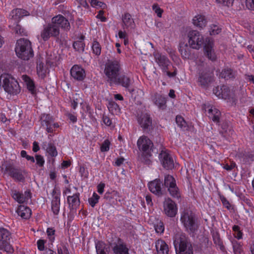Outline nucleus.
<instances>
[{
  "mask_svg": "<svg viewBox=\"0 0 254 254\" xmlns=\"http://www.w3.org/2000/svg\"><path fill=\"white\" fill-rule=\"evenodd\" d=\"M21 77L25 83L28 90L31 94H35V86L33 81L27 75H23Z\"/></svg>",
  "mask_w": 254,
  "mask_h": 254,
  "instance_id": "nucleus-31",
  "label": "nucleus"
},
{
  "mask_svg": "<svg viewBox=\"0 0 254 254\" xmlns=\"http://www.w3.org/2000/svg\"><path fill=\"white\" fill-rule=\"evenodd\" d=\"M246 5L249 9L254 10V0H246Z\"/></svg>",
  "mask_w": 254,
  "mask_h": 254,
  "instance_id": "nucleus-57",
  "label": "nucleus"
},
{
  "mask_svg": "<svg viewBox=\"0 0 254 254\" xmlns=\"http://www.w3.org/2000/svg\"><path fill=\"white\" fill-rule=\"evenodd\" d=\"M209 31L211 35H215L221 32V28L216 24H212L209 26Z\"/></svg>",
  "mask_w": 254,
  "mask_h": 254,
  "instance_id": "nucleus-45",
  "label": "nucleus"
},
{
  "mask_svg": "<svg viewBox=\"0 0 254 254\" xmlns=\"http://www.w3.org/2000/svg\"><path fill=\"white\" fill-rule=\"evenodd\" d=\"M47 233L49 240L53 242L55 240V230L52 228H48L47 230Z\"/></svg>",
  "mask_w": 254,
  "mask_h": 254,
  "instance_id": "nucleus-51",
  "label": "nucleus"
},
{
  "mask_svg": "<svg viewBox=\"0 0 254 254\" xmlns=\"http://www.w3.org/2000/svg\"><path fill=\"white\" fill-rule=\"evenodd\" d=\"M92 51L94 54L96 55L99 56L101 54V47L100 44L96 41H94L92 46Z\"/></svg>",
  "mask_w": 254,
  "mask_h": 254,
  "instance_id": "nucleus-47",
  "label": "nucleus"
},
{
  "mask_svg": "<svg viewBox=\"0 0 254 254\" xmlns=\"http://www.w3.org/2000/svg\"><path fill=\"white\" fill-rule=\"evenodd\" d=\"M155 62L158 64L159 66L161 68L164 72H166V74L169 77H174L177 74V68L173 66L174 68L173 72L169 71L171 62L168 58L165 56L160 53H155L153 54Z\"/></svg>",
  "mask_w": 254,
  "mask_h": 254,
  "instance_id": "nucleus-6",
  "label": "nucleus"
},
{
  "mask_svg": "<svg viewBox=\"0 0 254 254\" xmlns=\"http://www.w3.org/2000/svg\"><path fill=\"white\" fill-rule=\"evenodd\" d=\"M213 47V41L208 38L206 39L205 45H204V55L209 60L212 62L216 60V56Z\"/></svg>",
  "mask_w": 254,
  "mask_h": 254,
  "instance_id": "nucleus-19",
  "label": "nucleus"
},
{
  "mask_svg": "<svg viewBox=\"0 0 254 254\" xmlns=\"http://www.w3.org/2000/svg\"><path fill=\"white\" fill-rule=\"evenodd\" d=\"M222 93L221 98L226 99L229 98L230 96V91L229 87L226 85H223L220 87Z\"/></svg>",
  "mask_w": 254,
  "mask_h": 254,
  "instance_id": "nucleus-43",
  "label": "nucleus"
},
{
  "mask_svg": "<svg viewBox=\"0 0 254 254\" xmlns=\"http://www.w3.org/2000/svg\"><path fill=\"white\" fill-rule=\"evenodd\" d=\"M42 148L52 157H56L58 154L56 147L52 142L47 143L46 142L42 144Z\"/></svg>",
  "mask_w": 254,
  "mask_h": 254,
  "instance_id": "nucleus-29",
  "label": "nucleus"
},
{
  "mask_svg": "<svg viewBox=\"0 0 254 254\" xmlns=\"http://www.w3.org/2000/svg\"><path fill=\"white\" fill-rule=\"evenodd\" d=\"M191 47L187 43L181 42L179 44V51L183 58L189 59L191 57Z\"/></svg>",
  "mask_w": 254,
  "mask_h": 254,
  "instance_id": "nucleus-24",
  "label": "nucleus"
},
{
  "mask_svg": "<svg viewBox=\"0 0 254 254\" xmlns=\"http://www.w3.org/2000/svg\"><path fill=\"white\" fill-rule=\"evenodd\" d=\"M35 159L36 161V164L40 167H43L45 160L44 159L43 157L41 155H35Z\"/></svg>",
  "mask_w": 254,
  "mask_h": 254,
  "instance_id": "nucleus-52",
  "label": "nucleus"
},
{
  "mask_svg": "<svg viewBox=\"0 0 254 254\" xmlns=\"http://www.w3.org/2000/svg\"><path fill=\"white\" fill-rule=\"evenodd\" d=\"M213 76L207 69L199 70L197 82L198 84L202 87L206 88L212 82Z\"/></svg>",
  "mask_w": 254,
  "mask_h": 254,
  "instance_id": "nucleus-13",
  "label": "nucleus"
},
{
  "mask_svg": "<svg viewBox=\"0 0 254 254\" xmlns=\"http://www.w3.org/2000/svg\"><path fill=\"white\" fill-rule=\"evenodd\" d=\"M152 100L159 109L164 110L166 108L167 100L165 96L156 93L152 96Z\"/></svg>",
  "mask_w": 254,
  "mask_h": 254,
  "instance_id": "nucleus-22",
  "label": "nucleus"
},
{
  "mask_svg": "<svg viewBox=\"0 0 254 254\" xmlns=\"http://www.w3.org/2000/svg\"><path fill=\"white\" fill-rule=\"evenodd\" d=\"M138 123L144 131H148L152 127V119L147 114L141 115L138 119Z\"/></svg>",
  "mask_w": 254,
  "mask_h": 254,
  "instance_id": "nucleus-21",
  "label": "nucleus"
},
{
  "mask_svg": "<svg viewBox=\"0 0 254 254\" xmlns=\"http://www.w3.org/2000/svg\"><path fill=\"white\" fill-rule=\"evenodd\" d=\"M45 241L43 240H39L37 242L38 248L40 251H43L44 250Z\"/></svg>",
  "mask_w": 254,
  "mask_h": 254,
  "instance_id": "nucleus-61",
  "label": "nucleus"
},
{
  "mask_svg": "<svg viewBox=\"0 0 254 254\" xmlns=\"http://www.w3.org/2000/svg\"><path fill=\"white\" fill-rule=\"evenodd\" d=\"M60 30L57 28L53 22L44 26L43 30L41 32V37L45 41L49 39L50 37H54L56 39L59 38Z\"/></svg>",
  "mask_w": 254,
  "mask_h": 254,
  "instance_id": "nucleus-9",
  "label": "nucleus"
},
{
  "mask_svg": "<svg viewBox=\"0 0 254 254\" xmlns=\"http://www.w3.org/2000/svg\"><path fill=\"white\" fill-rule=\"evenodd\" d=\"M188 43L191 49L199 50L205 45L203 36L197 30H191L188 33Z\"/></svg>",
  "mask_w": 254,
  "mask_h": 254,
  "instance_id": "nucleus-8",
  "label": "nucleus"
},
{
  "mask_svg": "<svg viewBox=\"0 0 254 254\" xmlns=\"http://www.w3.org/2000/svg\"><path fill=\"white\" fill-rule=\"evenodd\" d=\"M139 150L142 152L140 158V161L146 165H150L151 161L150 159L152 156L151 152L154 151L153 144L151 140L146 136L139 138L137 142Z\"/></svg>",
  "mask_w": 254,
  "mask_h": 254,
  "instance_id": "nucleus-1",
  "label": "nucleus"
},
{
  "mask_svg": "<svg viewBox=\"0 0 254 254\" xmlns=\"http://www.w3.org/2000/svg\"><path fill=\"white\" fill-rule=\"evenodd\" d=\"M155 248L157 254H168V246L164 241L162 240H157L155 242Z\"/></svg>",
  "mask_w": 254,
  "mask_h": 254,
  "instance_id": "nucleus-26",
  "label": "nucleus"
},
{
  "mask_svg": "<svg viewBox=\"0 0 254 254\" xmlns=\"http://www.w3.org/2000/svg\"><path fill=\"white\" fill-rule=\"evenodd\" d=\"M120 65L118 61L109 62L106 64L104 73L108 77V81L113 83L120 74Z\"/></svg>",
  "mask_w": 254,
  "mask_h": 254,
  "instance_id": "nucleus-7",
  "label": "nucleus"
},
{
  "mask_svg": "<svg viewBox=\"0 0 254 254\" xmlns=\"http://www.w3.org/2000/svg\"><path fill=\"white\" fill-rule=\"evenodd\" d=\"M105 187V184H100L98 185V192L100 194H102L104 191V189Z\"/></svg>",
  "mask_w": 254,
  "mask_h": 254,
  "instance_id": "nucleus-63",
  "label": "nucleus"
},
{
  "mask_svg": "<svg viewBox=\"0 0 254 254\" xmlns=\"http://www.w3.org/2000/svg\"><path fill=\"white\" fill-rule=\"evenodd\" d=\"M0 83L4 91L11 95H17L20 92L17 81L10 74H2L0 76Z\"/></svg>",
  "mask_w": 254,
  "mask_h": 254,
  "instance_id": "nucleus-4",
  "label": "nucleus"
},
{
  "mask_svg": "<svg viewBox=\"0 0 254 254\" xmlns=\"http://www.w3.org/2000/svg\"><path fill=\"white\" fill-rule=\"evenodd\" d=\"M40 120L42 127L49 133L54 132V129L59 127V124L54 122L53 117L50 114H42Z\"/></svg>",
  "mask_w": 254,
  "mask_h": 254,
  "instance_id": "nucleus-12",
  "label": "nucleus"
},
{
  "mask_svg": "<svg viewBox=\"0 0 254 254\" xmlns=\"http://www.w3.org/2000/svg\"><path fill=\"white\" fill-rule=\"evenodd\" d=\"M122 21L123 27L125 28L133 29L135 27V23L132 16L128 12L125 13L122 15Z\"/></svg>",
  "mask_w": 254,
  "mask_h": 254,
  "instance_id": "nucleus-25",
  "label": "nucleus"
},
{
  "mask_svg": "<svg viewBox=\"0 0 254 254\" xmlns=\"http://www.w3.org/2000/svg\"><path fill=\"white\" fill-rule=\"evenodd\" d=\"M24 194V198L25 199V201L28 200L29 199L31 198L32 193L31 192L30 190H27L25 191Z\"/></svg>",
  "mask_w": 254,
  "mask_h": 254,
  "instance_id": "nucleus-62",
  "label": "nucleus"
},
{
  "mask_svg": "<svg viewBox=\"0 0 254 254\" xmlns=\"http://www.w3.org/2000/svg\"><path fill=\"white\" fill-rule=\"evenodd\" d=\"M70 74L74 79L78 81L83 80L86 76L84 69L77 64L73 65L71 68Z\"/></svg>",
  "mask_w": 254,
  "mask_h": 254,
  "instance_id": "nucleus-20",
  "label": "nucleus"
},
{
  "mask_svg": "<svg viewBox=\"0 0 254 254\" xmlns=\"http://www.w3.org/2000/svg\"><path fill=\"white\" fill-rule=\"evenodd\" d=\"M10 232L3 228H0V250L6 253H12L13 249L10 244Z\"/></svg>",
  "mask_w": 254,
  "mask_h": 254,
  "instance_id": "nucleus-10",
  "label": "nucleus"
},
{
  "mask_svg": "<svg viewBox=\"0 0 254 254\" xmlns=\"http://www.w3.org/2000/svg\"><path fill=\"white\" fill-rule=\"evenodd\" d=\"M29 14V12L23 9L16 8L11 11L10 16L15 20V23H18L21 18Z\"/></svg>",
  "mask_w": 254,
  "mask_h": 254,
  "instance_id": "nucleus-23",
  "label": "nucleus"
},
{
  "mask_svg": "<svg viewBox=\"0 0 254 254\" xmlns=\"http://www.w3.org/2000/svg\"><path fill=\"white\" fill-rule=\"evenodd\" d=\"M153 10L157 14L159 17H161L163 10L160 8L158 5L154 4L152 6Z\"/></svg>",
  "mask_w": 254,
  "mask_h": 254,
  "instance_id": "nucleus-54",
  "label": "nucleus"
},
{
  "mask_svg": "<svg viewBox=\"0 0 254 254\" xmlns=\"http://www.w3.org/2000/svg\"><path fill=\"white\" fill-rule=\"evenodd\" d=\"M96 250L97 254H108L105 244L102 241L96 243Z\"/></svg>",
  "mask_w": 254,
  "mask_h": 254,
  "instance_id": "nucleus-40",
  "label": "nucleus"
},
{
  "mask_svg": "<svg viewBox=\"0 0 254 254\" xmlns=\"http://www.w3.org/2000/svg\"><path fill=\"white\" fill-rule=\"evenodd\" d=\"M16 212L21 218L26 219L29 218L31 214V209L28 207L22 205L19 206Z\"/></svg>",
  "mask_w": 254,
  "mask_h": 254,
  "instance_id": "nucleus-28",
  "label": "nucleus"
},
{
  "mask_svg": "<svg viewBox=\"0 0 254 254\" xmlns=\"http://www.w3.org/2000/svg\"><path fill=\"white\" fill-rule=\"evenodd\" d=\"M206 19L202 15H198L195 16L193 19V24L199 28H202L206 25Z\"/></svg>",
  "mask_w": 254,
  "mask_h": 254,
  "instance_id": "nucleus-34",
  "label": "nucleus"
},
{
  "mask_svg": "<svg viewBox=\"0 0 254 254\" xmlns=\"http://www.w3.org/2000/svg\"><path fill=\"white\" fill-rule=\"evenodd\" d=\"M108 108L112 115H118L120 113L121 109L119 106L114 101H110L108 103Z\"/></svg>",
  "mask_w": 254,
  "mask_h": 254,
  "instance_id": "nucleus-35",
  "label": "nucleus"
},
{
  "mask_svg": "<svg viewBox=\"0 0 254 254\" xmlns=\"http://www.w3.org/2000/svg\"><path fill=\"white\" fill-rule=\"evenodd\" d=\"M233 248L235 254H240L242 252V246L237 241L232 242Z\"/></svg>",
  "mask_w": 254,
  "mask_h": 254,
  "instance_id": "nucleus-46",
  "label": "nucleus"
},
{
  "mask_svg": "<svg viewBox=\"0 0 254 254\" xmlns=\"http://www.w3.org/2000/svg\"><path fill=\"white\" fill-rule=\"evenodd\" d=\"M124 160L125 159L123 157L117 158L115 162V165L117 166H120L123 164Z\"/></svg>",
  "mask_w": 254,
  "mask_h": 254,
  "instance_id": "nucleus-64",
  "label": "nucleus"
},
{
  "mask_svg": "<svg viewBox=\"0 0 254 254\" xmlns=\"http://www.w3.org/2000/svg\"><path fill=\"white\" fill-rule=\"evenodd\" d=\"M57 26V28L67 31L70 29V24L68 20L64 16L59 14L53 17L51 20Z\"/></svg>",
  "mask_w": 254,
  "mask_h": 254,
  "instance_id": "nucleus-17",
  "label": "nucleus"
},
{
  "mask_svg": "<svg viewBox=\"0 0 254 254\" xmlns=\"http://www.w3.org/2000/svg\"><path fill=\"white\" fill-rule=\"evenodd\" d=\"M102 121L107 126H111L112 123L110 119L105 115H103Z\"/></svg>",
  "mask_w": 254,
  "mask_h": 254,
  "instance_id": "nucleus-58",
  "label": "nucleus"
},
{
  "mask_svg": "<svg viewBox=\"0 0 254 254\" xmlns=\"http://www.w3.org/2000/svg\"><path fill=\"white\" fill-rule=\"evenodd\" d=\"M221 90H220V87H219V86H217V87L214 88L213 89V93L216 96H217V97H218L220 98H221V95H222V93H221Z\"/></svg>",
  "mask_w": 254,
  "mask_h": 254,
  "instance_id": "nucleus-59",
  "label": "nucleus"
},
{
  "mask_svg": "<svg viewBox=\"0 0 254 254\" xmlns=\"http://www.w3.org/2000/svg\"><path fill=\"white\" fill-rule=\"evenodd\" d=\"M5 170L14 180L22 182L24 181L25 177L23 173L25 171L19 168H15L13 165L9 164L6 166Z\"/></svg>",
  "mask_w": 254,
  "mask_h": 254,
  "instance_id": "nucleus-15",
  "label": "nucleus"
},
{
  "mask_svg": "<svg viewBox=\"0 0 254 254\" xmlns=\"http://www.w3.org/2000/svg\"><path fill=\"white\" fill-rule=\"evenodd\" d=\"M12 30L15 33V34L20 36H24L26 35V32L24 29L22 28L21 25L18 24V23H16V25L14 27H13Z\"/></svg>",
  "mask_w": 254,
  "mask_h": 254,
  "instance_id": "nucleus-44",
  "label": "nucleus"
},
{
  "mask_svg": "<svg viewBox=\"0 0 254 254\" xmlns=\"http://www.w3.org/2000/svg\"><path fill=\"white\" fill-rule=\"evenodd\" d=\"M168 190L173 198L179 199L181 197V194L176 183L168 188Z\"/></svg>",
  "mask_w": 254,
  "mask_h": 254,
  "instance_id": "nucleus-38",
  "label": "nucleus"
},
{
  "mask_svg": "<svg viewBox=\"0 0 254 254\" xmlns=\"http://www.w3.org/2000/svg\"><path fill=\"white\" fill-rule=\"evenodd\" d=\"M159 160L163 167L167 170L172 169L174 167V161L171 155L166 151L162 150L159 155Z\"/></svg>",
  "mask_w": 254,
  "mask_h": 254,
  "instance_id": "nucleus-16",
  "label": "nucleus"
},
{
  "mask_svg": "<svg viewBox=\"0 0 254 254\" xmlns=\"http://www.w3.org/2000/svg\"><path fill=\"white\" fill-rule=\"evenodd\" d=\"M113 250L115 254H129L128 249L123 244H116L113 248Z\"/></svg>",
  "mask_w": 254,
  "mask_h": 254,
  "instance_id": "nucleus-36",
  "label": "nucleus"
},
{
  "mask_svg": "<svg viewBox=\"0 0 254 254\" xmlns=\"http://www.w3.org/2000/svg\"><path fill=\"white\" fill-rule=\"evenodd\" d=\"M236 75V72L229 68L222 70L220 74V77L226 80L234 78Z\"/></svg>",
  "mask_w": 254,
  "mask_h": 254,
  "instance_id": "nucleus-33",
  "label": "nucleus"
},
{
  "mask_svg": "<svg viewBox=\"0 0 254 254\" xmlns=\"http://www.w3.org/2000/svg\"><path fill=\"white\" fill-rule=\"evenodd\" d=\"M181 221L188 232L194 233L197 230L198 227L195 215L191 211L184 210L181 214Z\"/></svg>",
  "mask_w": 254,
  "mask_h": 254,
  "instance_id": "nucleus-5",
  "label": "nucleus"
},
{
  "mask_svg": "<svg viewBox=\"0 0 254 254\" xmlns=\"http://www.w3.org/2000/svg\"><path fill=\"white\" fill-rule=\"evenodd\" d=\"M133 82V79L128 74L123 73L118 75L113 83L121 85L127 89L130 93H132L135 91L134 88L131 87Z\"/></svg>",
  "mask_w": 254,
  "mask_h": 254,
  "instance_id": "nucleus-11",
  "label": "nucleus"
},
{
  "mask_svg": "<svg viewBox=\"0 0 254 254\" xmlns=\"http://www.w3.org/2000/svg\"><path fill=\"white\" fill-rule=\"evenodd\" d=\"M213 238L214 243L218 245L221 250L224 249V247L223 245V242L221 239L220 238L219 236L217 234H216L215 235H213Z\"/></svg>",
  "mask_w": 254,
  "mask_h": 254,
  "instance_id": "nucleus-50",
  "label": "nucleus"
},
{
  "mask_svg": "<svg viewBox=\"0 0 254 254\" xmlns=\"http://www.w3.org/2000/svg\"><path fill=\"white\" fill-rule=\"evenodd\" d=\"M176 183L175 179L170 175H167L164 177V185L166 188L170 187V186L173 185Z\"/></svg>",
  "mask_w": 254,
  "mask_h": 254,
  "instance_id": "nucleus-42",
  "label": "nucleus"
},
{
  "mask_svg": "<svg viewBox=\"0 0 254 254\" xmlns=\"http://www.w3.org/2000/svg\"><path fill=\"white\" fill-rule=\"evenodd\" d=\"M110 142L108 140L104 141L101 146V150L102 152L107 151L109 149Z\"/></svg>",
  "mask_w": 254,
  "mask_h": 254,
  "instance_id": "nucleus-55",
  "label": "nucleus"
},
{
  "mask_svg": "<svg viewBox=\"0 0 254 254\" xmlns=\"http://www.w3.org/2000/svg\"><path fill=\"white\" fill-rule=\"evenodd\" d=\"M154 228L156 233L160 234L163 233L164 231L163 223L161 221L157 222L154 224Z\"/></svg>",
  "mask_w": 254,
  "mask_h": 254,
  "instance_id": "nucleus-49",
  "label": "nucleus"
},
{
  "mask_svg": "<svg viewBox=\"0 0 254 254\" xmlns=\"http://www.w3.org/2000/svg\"><path fill=\"white\" fill-rule=\"evenodd\" d=\"M15 51L17 57L23 60L28 61L34 56L31 43L24 38L17 41Z\"/></svg>",
  "mask_w": 254,
  "mask_h": 254,
  "instance_id": "nucleus-3",
  "label": "nucleus"
},
{
  "mask_svg": "<svg viewBox=\"0 0 254 254\" xmlns=\"http://www.w3.org/2000/svg\"><path fill=\"white\" fill-rule=\"evenodd\" d=\"M228 128V125L226 123H224L222 125V128L223 131H220V133L222 134V135L224 137H226V134L227 132V129Z\"/></svg>",
  "mask_w": 254,
  "mask_h": 254,
  "instance_id": "nucleus-60",
  "label": "nucleus"
},
{
  "mask_svg": "<svg viewBox=\"0 0 254 254\" xmlns=\"http://www.w3.org/2000/svg\"><path fill=\"white\" fill-rule=\"evenodd\" d=\"M99 198V196L96 193L94 192L92 196L88 198V202L89 204L92 207H94L95 206V205L98 202Z\"/></svg>",
  "mask_w": 254,
  "mask_h": 254,
  "instance_id": "nucleus-48",
  "label": "nucleus"
},
{
  "mask_svg": "<svg viewBox=\"0 0 254 254\" xmlns=\"http://www.w3.org/2000/svg\"><path fill=\"white\" fill-rule=\"evenodd\" d=\"M52 210L55 215H58L60 209V193L55 196L51 202Z\"/></svg>",
  "mask_w": 254,
  "mask_h": 254,
  "instance_id": "nucleus-32",
  "label": "nucleus"
},
{
  "mask_svg": "<svg viewBox=\"0 0 254 254\" xmlns=\"http://www.w3.org/2000/svg\"><path fill=\"white\" fill-rule=\"evenodd\" d=\"M218 3L222 4L224 6H230L232 5L234 0H215Z\"/></svg>",
  "mask_w": 254,
  "mask_h": 254,
  "instance_id": "nucleus-53",
  "label": "nucleus"
},
{
  "mask_svg": "<svg viewBox=\"0 0 254 254\" xmlns=\"http://www.w3.org/2000/svg\"><path fill=\"white\" fill-rule=\"evenodd\" d=\"M84 39V36H81L80 40L75 41L73 44V48L77 51L81 52L84 50L85 44L83 42Z\"/></svg>",
  "mask_w": 254,
  "mask_h": 254,
  "instance_id": "nucleus-39",
  "label": "nucleus"
},
{
  "mask_svg": "<svg viewBox=\"0 0 254 254\" xmlns=\"http://www.w3.org/2000/svg\"><path fill=\"white\" fill-rule=\"evenodd\" d=\"M11 195L12 197L19 203H23L25 202L24 194L16 190L12 189L11 190Z\"/></svg>",
  "mask_w": 254,
  "mask_h": 254,
  "instance_id": "nucleus-37",
  "label": "nucleus"
},
{
  "mask_svg": "<svg viewBox=\"0 0 254 254\" xmlns=\"http://www.w3.org/2000/svg\"><path fill=\"white\" fill-rule=\"evenodd\" d=\"M220 199L222 201V203H223V205L226 208L229 210L231 209V205L226 197H225L224 196H220Z\"/></svg>",
  "mask_w": 254,
  "mask_h": 254,
  "instance_id": "nucleus-56",
  "label": "nucleus"
},
{
  "mask_svg": "<svg viewBox=\"0 0 254 254\" xmlns=\"http://www.w3.org/2000/svg\"><path fill=\"white\" fill-rule=\"evenodd\" d=\"M162 182L159 179H156L148 183V187L149 190L158 197L164 194V191L161 188Z\"/></svg>",
  "mask_w": 254,
  "mask_h": 254,
  "instance_id": "nucleus-18",
  "label": "nucleus"
},
{
  "mask_svg": "<svg viewBox=\"0 0 254 254\" xmlns=\"http://www.w3.org/2000/svg\"><path fill=\"white\" fill-rule=\"evenodd\" d=\"M79 193L77 192L72 196H68L67 201L69 206L73 209L76 208L80 204Z\"/></svg>",
  "mask_w": 254,
  "mask_h": 254,
  "instance_id": "nucleus-30",
  "label": "nucleus"
},
{
  "mask_svg": "<svg viewBox=\"0 0 254 254\" xmlns=\"http://www.w3.org/2000/svg\"><path fill=\"white\" fill-rule=\"evenodd\" d=\"M176 122L181 129L183 130L187 129L188 128V124L184 119L181 116L178 115L176 117Z\"/></svg>",
  "mask_w": 254,
  "mask_h": 254,
  "instance_id": "nucleus-41",
  "label": "nucleus"
},
{
  "mask_svg": "<svg viewBox=\"0 0 254 254\" xmlns=\"http://www.w3.org/2000/svg\"><path fill=\"white\" fill-rule=\"evenodd\" d=\"M164 212L170 217H175L178 211V207L176 203L170 198H165L163 202Z\"/></svg>",
  "mask_w": 254,
  "mask_h": 254,
  "instance_id": "nucleus-14",
  "label": "nucleus"
},
{
  "mask_svg": "<svg viewBox=\"0 0 254 254\" xmlns=\"http://www.w3.org/2000/svg\"><path fill=\"white\" fill-rule=\"evenodd\" d=\"M174 245L176 254H193L190 240L184 233H178L175 235Z\"/></svg>",
  "mask_w": 254,
  "mask_h": 254,
  "instance_id": "nucleus-2",
  "label": "nucleus"
},
{
  "mask_svg": "<svg viewBox=\"0 0 254 254\" xmlns=\"http://www.w3.org/2000/svg\"><path fill=\"white\" fill-rule=\"evenodd\" d=\"M208 116L214 123L217 124L219 123L221 112L215 107H211L207 110Z\"/></svg>",
  "mask_w": 254,
  "mask_h": 254,
  "instance_id": "nucleus-27",
  "label": "nucleus"
}]
</instances>
